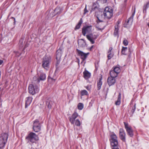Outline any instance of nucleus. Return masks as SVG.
I'll list each match as a JSON object with an SVG mask.
<instances>
[{
    "label": "nucleus",
    "mask_w": 149,
    "mask_h": 149,
    "mask_svg": "<svg viewBox=\"0 0 149 149\" xmlns=\"http://www.w3.org/2000/svg\"><path fill=\"white\" fill-rule=\"evenodd\" d=\"M74 123L75 125L77 126H79L80 125L81 123L78 119H77L74 121Z\"/></svg>",
    "instance_id": "32"
},
{
    "label": "nucleus",
    "mask_w": 149,
    "mask_h": 149,
    "mask_svg": "<svg viewBox=\"0 0 149 149\" xmlns=\"http://www.w3.org/2000/svg\"><path fill=\"white\" fill-rule=\"evenodd\" d=\"M82 22H83V21L82 20V18H81L80 20L79 21V22L78 24L76 26L75 29H79L80 27V26H81V24H82Z\"/></svg>",
    "instance_id": "26"
},
{
    "label": "nucleus",
    "mask_w": 149,
    "mask_h": 149,
    "mask_svg": "<svg viewBox=\"0 0 149 149\" xmlns=\"http://www.w3.org/2000/svg\"><path fill=\"white\" fill-rule=\"evenodd\" d=\"M134 107L132 109V111L133 113L134 112L135 110V108H135V105H134Z\"/></svg>",
    "instance_id": "40"
},
{
    "label": "nucleus",
    "mask_w": 149,
    "mask_h": 149,
    "mask_svg": "<svg viewBox=\"0 0 149 149\" xmlns=\"http://www.w3.org/2000/svg\"><path fill=\"white\" fill-rule=\"evenodd\" d=\"M124 123L125 128L126 129L128 135L130 137L132 136L133 135V131L131 127L125 122H124Z\"/></svg>",
    "instance_id": "10"
},
{
    "label": "nucleus",
    "mask_w": 149,
    "mask_h": 149,
    "mask_svg": "<svg viewBox=\"0 0 149 149\" xmlns=\"http://www.w3.org/2000/svg\"><path fill=\"white\" fill-rule=\"evenodd\" d=\"M127 47H123L122 49V54L124 55H126V52L127 51Z\"/></svg>",
    "instance_id": "29"
},
{
    "label": "nucleus",
    "mask_w": 149,
    "mask_h": 149,
    "mask_svg": "<svg viewBox=\"0 0 149 149\" xmlns=\"http://www.w3.org/2000/svg\"><path fill=\"white\" fill-rule=\"evenodd\" d=\"M60 11V9L59 7L56 8L54 10V12L57 14L59 13V12Z\"/></svg>",
    "instance_id": "34"
},
{
    "label": "nucleus",
    "mask_w": 149,
    "mask_h": 149,
    "mask_svg": "<svg viewBox=\"0 0 149 149\" xmlns=\"http://www.w3.org/2000/svg\"><path fill=\"white\" fill-rule=\"evenodd\" d=\"M3 63V61L2 60H0V65H1Z\"/></svg>",
    "instance_id": "45"
},
{
    "label": "nucleus",
    "mask_w": 149,
    "mask_h": 149,
    "mask_svg": "<svg viewBox=\"0 0 149 149\" xmlns=\"http://www.w3.org/2000/svg\"><path fill=\"white\" fill-rule=\"evenodd\" d=\"M84 77L86 79H87L90 77L91 74L86 70H85L83 72Z\"/></svg>",
    "instance_id": "19"
},
{
    "label": "nucleus",
    "mask_w": 149,
    "mask_h": 149,
    "mask_svg": "<svg viewBox=\"0 0 149 149\" xmlns=\"http://www.w3.org/2000/svg\"><path fill=\"white\" fill-rule=\"evenodd\" d=\"M111 139L110 140L111 145L113 147H116L118 145V143L117 137L116 134L113 133L110 136Z\"/></svg>",
    "instance_id": "4"
},
{
    "label": "nucleus",
    "mask_w": 149,
    "mask_h": 149,
    "mask_svg": "<svg viewBox=\"0 0 149 149\" xmlns=\"http://www.w3.org/2000/svg\"><path fill=\"white\" fill-rule=\"evenodd\" d=\"M78 108L79 110H82L84 108L83 104L81 103H79L78 105Z\"/></svg>",
    "instance_id": "33"
},
{
    "label": "nucleus",
    "mask_w": 149,
    "mask_h": 149,
    "mask_svg": "<svg viewBox=\"0 0 149 149\" xmlns=\"http://www.w3.org/2000/svg\"><path fill=\"white\" fill-rule=\"evenodd\" d=\"M135 12V8H134L133 13L132 14L131 17L129 18L127 22H125L124 24V26L125 27L129 28L132 25L133 21V17L134 15Z\"/></svg>",
    "instance_id": "8"
},
{
    "label": "nucleus",
    "mask_w": 149,
    "mask_h": 149,
    "mask_svg": "<svg viewBox=\"0 0 149 149\" xmlns=\"http://www.w3.org/2000/svg\"><path fill=\"white\" fill-rule=\"evenodd\" d=\"M33 79L36 81V83H39L40 82V79H39L36 76L33 78Z\"/></svg>",
    "instance_id": "35"
},
{
    "label": "nucleus",
    "mask_w": 149,
    "mask_h": 149,
    "mask_svg": "<svg viewBox=\"0 0 149 149\" xmlns=\"http://www.w3.org/2000/svg\"><path fill=\"white\" fill-rule=\"evenodd\" d=\"M100 1H101L103 2V3H105L107 2V0H99Z\"/></svg>",
    "instance_id": "44"
},
{
    "label": "nucleus",
    "mask_w": 149,
    "mask_h": 149,
    "mask_svg": "<svg viewBox=\"0 0 149 149\" xmlns=\"http://www.w3.org/2000/svg\"><path fill=\"white\" fill-rule=\"evenodd\" d=\"M52 102L51 101H47L46 102V105L49 109H50L52 106Z\"/></svg>",
    "instance_id": "27"
},
{
    "label": "nucleus",
    "mask_w": 149,
    "mask_h": 149,
    "mask_svg": "<svg viewBox=\"0 0 149 149\" xmlns=\"http://www.w3.org/2000/svg\"><path fill=\"white\" fill-rule=\"evenodd\" d=\"M123 44L125 46L127 45L128 43L126 39H125L123 41Z\"/></svg>",
    "instance_id": "37"
},
{
    "label": "nucleus",
    "mask_w": 149,
    "mask_h": 149,
    "mask_svg": "<svg viewBox=\"0 0 149 149\" xmlns=\"http://www.w3.org/2000/svg\"><path fill=\"white\" fill-rule=\"evenodd\" d=\"M110 74L111 76L110 77H113L115 78L117 77L118 75L113 70L111 71H110Z\"/></svg>",
    "instance_id": "24"
},
{
    "label": "nucleus",
    "mask_w": 149,
    "mask_h": 149,
    "mask_svg": "<svg viewBox=\"0 0 149 149\" xmlns=\"http://www.w3.org/2000/svg\"><path fill=\"white\" fill-rule=\"evenodd\" d=\"M26 139L31 143H34L38 139V137L35 133H30Z\"/></svg>",
    "instance_id": "5"
},
{
    "label": "nucleus",
    "mask_w": 149,
    "mask_h": 149,
    "mask_svg": "<svg viewBox=\"0 0 149 149\" xmlns=\"http://www.w3.org/2000/svg\"><path fill=\"white\" fill-rule=\"evenodd\" d=\"M113 70L115 71L117 75L120 72V68L118 66H116L114 67L113 69Z\"/></svg>",
    "instance_id": "25"
},
{
    "label": "nucleus",
    "mask_w": 149,
    "mask_h": 149,
    "mask_svg": "<svg viewBox=\"0 0 149 149\" xmlns=\"http://www.w3.org/2000/svg\"><path fill=\"white\" fill-rule=\"evenodd\" d=\"M78 44L79 46L83 47L85 46L86 43L84 40L81 39L78 41Z\"/></svg>",
    "instance_id": "18"
},
{
    "label": "nucleus",
    "mask_w": 149,
    "mask_h": 149,
    "mask_svg": "<svg viewBox=\"0 0 149 149\" xmlns=\"http://www.w3.org/2000/svg\"><path fill=\"white\" fill-rule=\"evenodd\" d=\"M98 34H91L86 35V37L89 40L92 44L95 43L94 40H95L98 36Z\"/></svg>",
    "instance_id": "7"
},
{
    "label": "nucleus",
    "mask_w": 149,
    "mask_h": 149,
    "mask_svg": "<svg viewBox=\"0 0 149 149\" xmlns=\"http://www.w3.org/2000/svg\"><path fill=\"white\" fill-rule=\"evenodd\" d=\"M112 149H119L117 147H116H116H114L112 148Z\"/></svg>",
    "instance_id": "46"
},
{
    "label": "nucleus",
    "mask_w": 149,
    "mask_h": 149,
    "mask_svg": "<svg viewBox=\"0 0 149 149\" xmlns=\"http://www.w3.org/2000/svg\"><path fill=\"white\" fill-rule=\"evenodd\" d=\"M88 12V10H86V7L84 10V14H85Z\"/></svg>",
    "instance_id": "42"
},
{
    "label": "nucleus",
    "mask_w": 149,
    "mask_h": 149,
    "mask_svg": "<svg viewBox=\"0 0 149 149\" xmlns=\"http://www.w3.org/2000/svg\"><path fill=\"white\" fill-rule=\"evenodd\" d=\"M149 5V2H147L146 4L144 5L143 7V12L144 13H146V10L148 8Z\"/></svg>",
    "instance_id": "21"
},
{
    "label": "nucleus",
    "mask_w": 149,
    "mask_h": 149,
    "mask_svg": "<svg viewBox=\"0 0 149 149\" xmlns=\"http://www.w3.org/2000/svg\"><path fill=\"white\" fill-rule=\"evenodd\" d=\"M33 129L34 131L35 132H38L40 130V125L38 120H36L34 122Z\"/></svg>",
    "instance_id": "9"
},
{
    "label": "nucleus",
    "mask_w": 149,
    "mask_h": 149,
    "mask_svg": "<svg viewBox=\"0 0 149 149\" xmlns=\"http://www.w3.org/2000/svg\"><path fill=\"white\" fill-rule=\"evenodd\" d=\"M118 24L116 25L115 26V29L114 31V35L115 36H117L118 35V24L120 23V22L118 21L117 22Z\"/></svg>",
    "instance_id": "20"
},
{
    "label": "nucleus",
    "mask_w": 149,
    "mask_h": 149,
    "mask_svg": "<svg viewBox=\"0 0 149 149\" xmlns=\"http://www.w3.org/2000/svg\"><path fill=\"white\" fill-rule=\"evenodd\" d=\"M121 94L120 93H119L117 100L115 102V104L116 105H119L120 103V100L121 97Z\"/></svg>",
    "instance_id": "23"
},
{
    "label": "nucleus",
    "mask_w": 149,
    "mask_h": 149,
    "mask_svg": "<svg viewBox=\"0 0 149 149\" xmlns=\"http://www.w3.org/2000/svg\"><path fill=\"white\" fill-rule=\"evenodd\" d=\"M8 134L4 133L1 134L0 137V148H3L7 141L8 138Z\"/></svg>",
    "instance_id": "2"
},
{
    "label": "nucleus",
    "mask_w": 149,
    "mask_h": 149,
    "mask_svg": "<svg viewBox=\"0 0 149 149\" xmlns=\"http://www.w3.org/2000/svg\"><path fill=\"white\" fill-rule=\"evenodd\" d=\"M93 45L91 47H90V49H91H91L93 48Z\"/></svg>",
    "instance_id": "48"
},
{
    "label": "nucleus",
    "mask_w": 149,
    "mask_h": 149,
    "mask_svg": "<svg viewBox=\"0 0 149 149\" xmlns=\"http://www.w3.org/2000/svg\"><path fill=\"white\" fill-rule=\"evenodd\" d=\"M92 26H84L82 29V32L83 35L85 36L86 34L90 33L91 31Z\"/></svg>",
    "instance_id": "11"
},
{
    "label": "nucleus",
    "mask_w": 149,
    "mask_h": 149,
    "mask_svg": "<svg viewBox=\"0 0 149 149\" xmlns=\"http://www.w3.org/2000/svg\"><path fill=\"white\" fill-rule=\"evenodd\" d=\"M76 50L79 55L80 56L83 61L85 60L87 58L88 55L89 54V53L88 52L85 53L78 49H77Z\"/></svg>",
    "instance_id": "12"
},
{
    "label": "nucleus",
    "mask_w": 149,
    "mask_h": 149,
    "mask_svg": "<svg viewBox=\"0 0 149 149\" xmlns=\"http://www.w3.org/2000/svg\"><path fill=\"white\" fill-rule=\"evenodd\" d=\"M119 137L123 141H125V140L126 134L124 131L122 129H120L119 131Z\"/></svg>",
    "instance_id": "13"
},
{
    "label": "nucleus",
    "mask_w": 149,
    "mask_h": 149,
    "mask_svg": "<svg viewBox=\"0 0 149 149\" xmlns=\"http://www.w3.org/2000/svg\"><path fill=\"white\" fill-rule=\"evenodd\" d=\"M96 28H97V30L101 31L103 30L104 28V27H100L98 26H96Z\"/></svg>",
    "instance_id": "36"
},
{
    "label": "nucleus",
    "mask_w": 149,
    "mask_h": 149,
    "mask_svg": "<svg viewBox=\"0 0 149 149\" xmlns=\"http://www.w3.org/2000/svg\"><path fill=\"white\" fill-rule=\"evenodd\" d=\"M94 100L93 99L91 100V102H90V104H91V105H92V103L94 102Z\"/></svg>",
    "instance_id": "41"
},
{
    "label": "nucleus",
    "mask_w": 149,
    "mask_h": 149,
    "mask_svg": "<svg viewBox=\"0 0 149 149\" xmlns=\"http://www.w3.org/2000/svg\"><path fill=\"white\" fill-rule=\"evenodd\" d=\"M116 81L115 78L113 77H109L108 78L107 83L109 86L113 85L115 83Z\"/></svg>",
    "instance_id": "14"
},
{
    "label": "nucleus",
    "mask_w": 149,
    "mask_h": 149,
    "mask_svg": "<svg viewBox=\"0 0 149 149\" xmlns=\"http://www.w3.org/2000/svg\"><path fill=\"white\" fill-rule=\"evenodd\" d=\"M32 100V98L31 97H28L26 98L25 100V108H26L31 103Z\"/></svg>",
    "instance_id": "16"
},
{
    "label": "nucleus",
    "mask_w": 149,
    "mask_h": 149,
    "mask_svg": "<svg viewBox=\"0 0 149 149\" xmlns=\"http://www.w3.org/2000/svg\"><path fill=\"white\" fill-rule=\"evenodd\" d=\"M134 107L132 109V111L133 113L134 112L135 110V108H135V105H134Z\"/></svg>",
    "instance_id": "39"
},
{
    "label": "nucleus",
    "mask_w": 149,
    "mask_h": 149,
    "mask_svg": "<svg viewBox=\"0 0 149 149\" xmlns=\"http://www.w3.org/2000/svg\"><path fill=\"white\" fill-rule=\"evenodd\" d=\"M61 56V52H59V51H57L56 52V58L57 59H59Z\"/></svg>",
    "instance_id": "30"
},
{
    "label": "nucleus",
    "mask_w": 149,
    "mask_h": 149,
    "mask_svg": "<svg viewBox=\"0 0 149 149\" xmlns=\"http://www.w3.org/2000/svg\"><path fill=\"white\" fill-rule=\"evenodd\" d=\"M1 36V35H0V36Z\"/></svg>",
    "instance_id": "50"
},
{
    "label": "nucleus",
    "mask_w": 149,
    "mask_h": 149,
    "mask_svg": "<svg viewBox=\"0 0 149 149\" xmlns=\"http://www.w3.org/2000/svg\"><path fill=\"white\" fill-rule=\"evenodd\" d=\"M53 79L54 80V81H55V80L54 79H52V78H51L49 76L48 77V79Z\"/></svg>",
    "instance_id": "47"
},
{
    "label": "nucleus",
    "mask_w": 149,
    "mask_h": 149,
    "mask_svg": "<svg viewBox=\"0 0 149 149\" xmlns=\"http://www.w3.org/2000/svg\"><path fill=\"white\" fill-rule=\"evenodd\" d=\"M103 15L105 18H111L113 15L112 9L108 7H106L104 11Z\"/></svg>",
    "instance_id": "6"
},
{
    "label": "nucleus",
    "mask_w": 149,
    "mask_h": 149,
    "mask_svg": "<svg viewBox=\"0 0 149 149\" xmlns=\"http://www.w3.org/2000/svg\"><path fill=\"white\" fill-rule=\"evenodd\" d=\"M102 78H100L97 82V89L99 90L100 89L102 84V82L101 81Z\"/></svg>",
    "instance_id": "22"
},
{
    "label": "nucleus",
    "mask_w": 149,
    "mask_h": 149,
    "mask_svg": "<svg viewBox=\"0 0 149 149\" xmlns=\"http://www.w3.org/2000/svg\"><path fill=\"white\" fill-rule=\"evenodd\" d=\"M86 88L88 91H90L91 90V87L88 86H86Z\"/></svg>",
    "instance_id": "43"
},
{
    "label": "nucleus",
    "mask_w": 149,
    "mask_h": 149,
    "mask_svg": "<svg viewBox=\"0 0 149 149\" xmlns=\"http://www.w3.org/2000/svg\"><path fill=\"white\" fill-rule=\"evenodd\" d=\"M147 25L149 26V23H147Z\"/></svg>",
    "instance_id": "49"
},
{
    "label": "nucleus",
    "mask_w": 149,
    "mask_h": 149,
    "mask_svg": "<svg viewBox=\"0 0 149 149\" xmlns=\"http://www.w3.org/2000/svg\"><path fill=\"white\" fill-rule=\"evenodd\" d=\"M46 78V76L44 74H42L40 75V80H43Z\"/></svg>",
    "instance_id": "31"
},
{
    "label": "nucleus",
    "mask_w": 149,
    "mask_h": 149,
    "mask_svg": "<svg viewBox=\"0 0 149 149\" xmlns=\"http://www.w3.org/2000/svg\"><path fill=\"white\" fill-rule=\"evenodd\" d=\"M51 60V57L49 55H46L44 56L42 61L43 67L45 69H47L49 68Z\"/></svg>",
    "instance_id": "1"
},
{
    "label": "nucleus",
    "mask_w": 149,
    "mask_h": 149,
    "mask_svg": "<svg viewBox=\"0 0 149 149\" xmlns=\"http://www.w3.org/2000/svg\"><path fill=\"white\" fill-rule=\"evenodd\" d=\"M19 45L21 47H23V40L21 39L19 42Z\"/></svg>",
    "instance_id": "38"
},
{
    "label": "nucleus",
    "mask_w": 149,
    "mask_h": 149,
    "mask_svg": "<svg viewBox=\"0 0 149 149\" xmlns=\"http://www.w3.org/2000/svg\"><path fill=\"white\" fill-rule=\"evenodd\" d=\"M81 96L88 95V94L87 91L86 90H82L81 91Z\"/></svg>",
    "instance_id": "28"
},
{
    "label": "nucleus",
    "mask_w": 149,
    "mask_h": 149,
    "mask_svg": "<svg viewBox=\"0 0 149 149\" xmlns=\"http://www.w3.org/2000/svg\"><path fill=\"white\" fill-rule=\"evenodd\" d=\"M78 114L75 112L72 115V116L70 118V121L72 124H74L75 119L78 116Z\"/></svg>",
    "instance_id": "15"
},
{
    "label": "nucleus",
    "mask_w": 149,
    "mask_h": 149,
    "mask_svg": "<svg viewBox=\"0 0 149 149\" xmlns=\"http://www.w3.org/2000/svg\"><path fill=\"white\" fill-rule=\"evenodd\" d=\"M29 91L30 94L34 95L38 92L39 89L36 85L31 84L29 86Z\"/></svg>",
    "instance_id": "3"
},
{
    "label": "nucleus",
    "mask_w": 149,
    "mask_h": 149,
    "mask_svg": "<svg viewBox=\"0 0 149 149\" xmlns=\"http://www.w3.org/2000/svg\"><path fill=\"white\" fill-rule=\"evenodd\" d=\"M112 48L110 47L108 51L107 57L109 60L111 59L113 56V54L112 51Z\"/></svg>",
    "instance_id": "17"
}]
</instances>
